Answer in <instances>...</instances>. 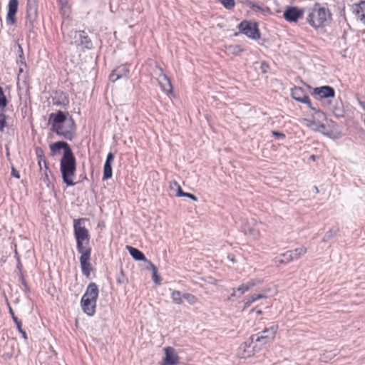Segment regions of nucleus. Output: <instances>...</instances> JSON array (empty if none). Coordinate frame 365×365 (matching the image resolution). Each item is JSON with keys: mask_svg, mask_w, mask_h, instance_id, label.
<instances>
[{"mask_svg": "<svg viewBox=\"0 0 365 365\" xmlns=\"http://www.w3.org/2000/svg\"><path fill=\"white\" fill-rule=\"evenodd\" d=\"M19 279H20L22 285L25 287V289L26 291L29 290L27 282H26V281L23 274H22V272L19 274Z\"/></svg>", "mask_w": 365, "mask_h": 365, "instance_id": "41", "label": "nucleus"}, {"mask_svg": "<svg viewBox=\"0 0 365 365\" xmlns=\"http://www.w3.org/2000/svg\"><path fill=\"white\" fill-rule=\"evenodd\" d=\"M227 259L232 262V263H235L236 262V259L235 258L233 257V256H231V255H228L227 256Z\"/></svg>", "mask_w": 365, "mask_h": 365, "instance_id": "51", "label": "nucleus"}, {"mask_svg": "<svg viewBox=\"0 0 365 365\" xmlns=\"http://www.w3.org/2000/svg\"><path fill=\"white\" fill-rule=\"evenodd\" d=\"M129 73V67L128 64H123L118 66L115 69H114L110 73L109 78L110 80L113 82L116 81L117 80L123 78L128 77Z\"/></svg>", "mask_w": 365, "mask_h": 365, "instance_id": "16", "label": "nucleus"}, {"mask_svg": "<svg viewBox=\"0 0 365 365\" xmlns=\"http://www.w3.org/2000/svg\"><path fill=\"white\" fill-rule=\"evenodd\" d=\"M304 124L312 130L317 132L324 133L325 125L320 122H318L315 118L304 119Z\"/></svg>", "mask_w": 365, "mask_h": 365, "instance_id": "20", "label": "nucleus"}, {"mask_svg": "<svg viewBox=\"0 0 365 365\" xmlns=\"http://www.w3.org/2000/svg\"><path fill=\"white\" fill-rule=\"evenodd\" d=\"M87 220L80 218L74 220L73 230L74 236L76 240V249L81 254L79 261L82 273L87 278L90 277L92 267L91 264V247L90 246L91 236L88 229L82 224Z\"/></svg>", "mask_w": 365, "mask_h": 365, "instance_id": "1", "label": "nucleus"}, {"mask_svg": "<svg viewBox=\"0 0 365 365\" xmlns=\"http://www.w3.org/2000/svg\"><path fill=\"white\" fill-rule=\"evenodd\" d=\"M9 313L14 322V323L16 324V327L17 329H20V327H22V323L20 320H19V319L15 316V314L13 311V309H11V307L9 306Z\"/></svg>", "mask_w": 365, "mask_h": 365, "instance_id": "36", "label": "nucleus"}, {"mask_svg": "<svg viewBox=\"0 0 365 365\" xmlns=\"http://www.w3.org/2000/svg\"><path fill=\"white\" fill-rule=\"evenodd\" d=\"M307 20L314 28L324 27L331 20V14L325 8H314L308 15Z\"/></svg>", "mask_w": 365, "mask_h": 365, "instance_id": "5", "label": "nucleus"}, {"mask_svg": "<svg viewBox=\"0 0 365 365\" xmlns=\"http://www.w3.org/2000/svg\"><path fill=\"white\" fill-rule=\"evenodd\" d=\"M19 0H9L8 4V12L6 16V23L9 25H14L16 22V14L18 11Z\"/></svg>", "mask_w": 365, "mask_h": 365, "instance_id": "14", "label": "nucleus"}, {"mask_svg": "<svg viewBox=\"0 0 365 365\" xmlns=\"http://www.w3.org/2000/svg\"><path fill=\"white\" fill-rule=\"evenodd\" d=\"M48 124L52 132L68 140H72L76 134V125L68 112L58 110L48 116Z\"/></svg>", "mask_w": 365, "mask_h": 365, "instance_id": "2", "label": "nucleus"}, {"mask_svg": "<svg viewBox=\"0 0 365 365\" xmlns=\"http://www.w3.org/2000/svg\"><path fill=\"white\" fill-rule=\"evenodd\" d=\"M272 135L277 138H285V135L279 131H272Z\"/></svg>", "mask_w": 365, "mask_h": 365, "instance_id": "46", "label": "nucleus"}, {"mask_svg": "<svg viewBox=\"0 0 365 365\" xmlns=\"http://www.w3.org/2000/svg\"><path fill=\"white\" fill-rule=\"evenodd\" d=\"M60 171L63 182L67 186H73V178L76 171V160L73 151L68 154L63 155L60 160Z\"/></svg>", "mask_w": 365, "mask_h": 365, "instance_id": "3", "label": "nucleus"}, {"mask_svg": "<svg viewBox=\"0 0 365 365\" xmlns=\"http://www.w3.org/2000/svg\"><path fill=\"white\" fill-rule=\"evenodd\" d=\"M8 100L4 94L3 88L0 86V112H4L8 105Z\"/></svg>", "mask_w": 365, "mask_h": 365, "instance_id": "28", "label": "nucleus"}, {"mask_svg": "<svg viewBox=\"0 0 365 365\" xmlns=\"http://www.w3.org/2000/svg\"><path fill=\"white\" fill-rule=\"evenodd\" d=\"M314 95L318 96L319 98H334L335 96L334 89L329 86L317 87L314 89Z\"/></svg>", "mask_w": 365, "mask_h": 365, "instance_id": "18", "label": "nucleus"}, {"mask_svg": "<svg viewBox=\"0 0 365 365\" xmlns=\"http://www.w3.org/2000/svg\"><path fill=\"white\" fill-rule=\"evenodd\" d=\"M311 158H312V159H314V158H315V157H314V155H312V156H311Z\"/></svg>", "mask_w": 365, "mask_h": 365, "instance_id": "60", "label": "nucleus"}, {"mask_svg": "<svg viewBox=\"0 0 365 365\" xmlns=\"http://www.w3.org/2000/svg\"><path fill=\"white\" fill-rule=\"evenodd\" d=\"M171 298L175 304H181L182 303V294L178 290L173 291L171 293Z\"/></svg>", "mask_w": 365, "mask_h": 365, "instance_id": "30", "label": "nucleus"}, {"mask_svg": "<svg viewBox=\"0 0 365 365\" xmlns=\"http://www.w3.org/2000/svg\"><path fill=\"white\" fill-rule=\"evenodd\" d=\"M339 231V229L338 227L336 228H331L329 231H327L324 236L323 237L322 241L324 242H326L331 240L334 236H335L338 232Z\"/></svg>", "mask_w": 365, "mask_h": 365, "instance_id": "31", "label": "nucleus"}, {"mask_svg": "<svg viewBox=\"0 0 365 365\" xmlns=\"http://www.w3.org/2000/svg\"><path fill=\"white\" fill-rule=\"evenodd\" d=\"M346 31H344L341 36L338 38L337 44L339 47L344 48L346 46L347 41H346Z\"/></svg>", "mask_w": 365, "mask_h": 365, "instance_id": "34", "label": "nucleus"}, {"mask_svg": "<svg viewBox=\"0 0 365 365\" xmlns=\"http://www.w3.org/2000/svg\"><path fill=\"white\" fill-rule=\"evenodd\" d=\"M52 103L55 106L65 108L69 103L68 96L63 91H56L52 96Z\"/></svg>", "mask_w": 365, "mask_h": 365, "instance_id": "15", "label": "nucleus"}, {"mask_svg": "<svg viewBox=\"0 0 365 365\" xmlns=\"http://www.w3.org/2000/svg\"><path fill=\"white\" fill-rule=\"evenodd\" d=\"M147 269H151L153 272V280L156 284H160L162 279L160 275L158 274V269L156 266L151 262H148V267Z\"/></svg>", "mask_w": 365, "mask_h": 365, "instance_id": "26", "label": "nucleus"}, {"mask_svg": "<svg viewBox=\"0 0 365 365\" xmlns=\"http://www.w3.org/2000/svg\"><path fill=\"white\" fill-rule=\"evenodd\" d=\"M263 224L261 222H257L252 220L251 222L243 225L242 229L246 235H250L254 239H257L260 236L261 227Z\"/></svg>", "mask_w": 365, "mask_h": 365, "instance_id": "9", "label": "nucleus"}, {"mask_svg": "<svg viewBox=\"0 0 365 365\" xmlns=\"http://www.w3.org/2000/svg\"><path fill=\"white\" fill-rule=\"evenodd\" d=\"M304 10L296 6H287L284 11L283 16L289 22H297L302 18Z\"/></svg>", "mask_w": 365, "mask_h": 365, "instance_id": "10", "label": "nucleus"}, {"mask_svg": "<svg viewBox=\"0 0 365 365\" xmlns=\"http://www.w3.org/2000/svg\"><path fill=\"white\" fill-rule=\"evenodd\" d=\"M263 294H254L245 300V308L249 307L256 300L266 298Z\"/></svg>", "mask_w": 365, "mask_h": 365, "instance_id": "27", "label": "nucleus"}, {"mask_svg": "<svg viewBox=\"0 0 365 365\" xmlns=\"http://www.w3.org/2000/svg\"><path fill=\"white\" fill-rule=\"evenodd\" d=\"M113 171H112V164L106 163L103 166V180H108L112 177Z\"/></svg>", "mask_w": 365, "mask_h": 365, "instance_id": "29", "label": "nucleus"}, {"mask_svg": "<svg viewBox=\"0 0 365 365\" xmlns=\"http://www.w3.org/2000/svg\"><path fill=\"white\" fill-rule=\"evenodd\" d=\"M354 12L356 17L365 24V1L356 5Z\"/></svg>", "mask_w": 365, "mask_h": 365, "instance_id": "24", "label": "nucleus"}, {"mask_svg": "<svg viewBox=\"0 0 365 365\" xmlns=\"http://www.w3.org/2000/svg\"><path fill=\"white\" fill-rule=\"evenodd\" d=\"M182 197H188L194 201L197 200V197L195 195L189 192H185Z\"/></svg>", "mask_w": 365, "mask_h": 365, "instance_id": "45", "label": "nucleus"}, {"mask_svg": "<svg viewBox=\"0 0 365 365\" xmlns=\"http://www.w3.org/2000/svg\"><path fill=\"white\" fill-rule=\"evenodd\" d=\"M302 103L306 104L307 106V107L309 108H310L312 110H313L314 112L317 108V107H314V106H312V103L310 101V99H309L308 96L304 98V100Z\"/></svg>", "mask_w": 365, "mask_h": 365, "instance_id": "39", "label": "nucleus"}, {"mask_svg": "<svg viewBox=\"0 0 365 365\" xmlns=\"http://www.w3.org/2000/svg\"><path fill=\"white\" fill-rule=\"evenodd\" d=\"M118 282L119 284H122L123 282L121 280V279H118Z\"/></svg>", "mask_w": 365, "mask_h": 365, "instance_id": "57", "label": "nucleus"}, {"mask_svg": "<svg viewBox=\"0 0 365 365\" xmlns=\"http://www.w3.org/2000/svg\"><path fill=\"white\" fill-rule=\"evenodd\" d=\"M11 175L17 179L20 178L19 173L16 170V168L14 166L11 167Z\"/></svg>", "mask_w": 365, "mask_h": 365, "instance_id": "44", "label": "nucleus"}, {"mask_svg": "<svg viewBox=\"0 0 365 365\" xmlns=\"http://www.w3.org/2000/svg\"><path fill=\"white\" fill-rule=\"evenodd\" d=\"M6 126V115L4 112H0V131H2Z\"/></svg>", "mask_w": 365, "mask_h": 365, "instance_id": "37", "label": "nucleus"}, {"mask_svg": "<svg viewBox=\"0 0 365 365\" xmlns=\"http://www.w3.org/2000/svg\"><path fill=\"white\" fill-rule=\"evenodd\" d=\"M51 150V155L55 156L60 153L61 150H63V154H68L72 152V150L70 145L66 142L63 140L57 141L49 145Z\"/></svg>", "mask_w": 365, "mask_h": 365, "instance_id": "12", "label": "nucleus"}, {"mask_svg": "<svg viewBox=\"0 0 365 365\" xmlns=\"http://www.w3.org/2000/svg\"><path fill=\"white\" fill-rule=\"evenodd\" d=\"M280 257H281L279 256V257H277V258H275V262H276L277 263H279V264H287V263L285 262V259H284V258L282 259V258H280Z\"/></svg>", "mask_w": 365, "mask_h": 365, "instance_id": "47", "label": "nucleus"}, {"mask_svg": "<svg viewBox=\"0 0 365 365\" xmlns=\"http://www.w3.org/2000/svg\"><path fill=\"white\" fill-rule=\"evenodd\" d=\"M261 67H262L263 73H265L267 71L266 68H268V65L266 63L262 62Z\"/></svg>", "mask_w": 365, "mask_h": 365, "instance_id": "49", "label": "nucleus"}, {"mask_svg": "<svg viewBox=\"0 0 365 365\" xmlns=\"http://www.w3.org/2000/svg\"><path fill=\"white\" fill-rule=\"evenodd\" d=\"M71 44L76 46H82L86 48L92 47V42L84 31L71 30L68 34Z\"/></svg>", "mask_w": 365, "mask_h": 365, "instance_id": "6", "label": "nucleus"}, {"mask_svg": "<svg viewBox=\"0 0 365 365\" xmlns=\"http://www.w3.org/2000/svg\"><path fill=\"white\" fill-rule=\"evenodd\" d=\"M302 103L306 104L307 106V107L309 108H310L312 110H313L314 112L317 108V107H314V106H312V103L310 101V99H309L308 96L304 98V100Z\"/></svg>", "mask_w": 365, "mask_h": 365, "instance_id": "38", "label": "nucleus"}, {"mask_svg": "<svg viewBox=\"0 0 365 365\" xmlns=\"http://www.w3.org/2000/svg\"><path fill=\"white\" fill-rule=\"evenodd\" d=\"M35 152H36V157H37V158L38 160V166L40 168V170L42 169V167H41V163L42 162L44 164L46 170H48V165H47V163H46V158H45L44 152H43V149L41 148H40V147H37L35 149Z\"/></svg>", "mask_w": 365, "mask_h": 365, "instance_id": "25", "label": "nucleus"}, {"mask_svg": "<svg viewBox=\"0 0 365 365\" xmlns=\"http://www.w3.org/2000/svg\"><path fill=\"white\" fill-rule=\"evenodd\" d=\"M27 21L30 26H34V23L36 21L38 16L37 3L36 0H28L27 1Z\"/></svg>", "mask_w": 365, "mask_h": 365, "instance_id": "13", "label": "nucleus"}, {"mask_svg": "<svg viewBox=\"0 0 365 365\" xmlns=\"http://www.w3.org/2000/svg\"><path fill=\"white\" fill-rule=\"evenodd\" d=\"M252 311V312H256V313L257 314H261L262 313V310H260V309L256 310L255 309H253Z\"/></svg>", "mask_w": 365, "mask_h": 365, "instance_id": "55", "label": "nucleus"}, {"mask_svg": "<svg viewBox=\"0 0 365 365\" xmlns=\"http://www.w3.org/2000/svg\"><path fill=\"white\" fill-rule=\"evenodd\" d=\"M306 252L307 248L304 247H301L292 250L287 251L286 252L280 255V257H282L285 259L286 263H289L293 260L299 259L302 256L305 255Z\"/></svg>", "mask_w": 365, "mask_h": 365, "instance_id": "11", "label": "nucleus"}, {"mask_svg": "<svg viewBox=\"0 0 365 365\" xmlns=\"http://www.w3.org/2000/svg\"><path fill=\"white\" fill-rule=\"evenodd\" d=\"M259 283H261V281L259 279H251L246 283L242 284L237 288V291L240 292V294L237 297H240L244 293L249 291L252 287H254L255 286Z\"/></svg>", "mask_w": 365, "mask_h": 365, "instance_id": "21", "label": "nucleus"}, {"mask_svg": "<svg viewBox=\"0 0 365 365\" xmlns=\"http://www.w3.org/2000/svg\"><path fill=\"white\" fill-rule=\"evenodd\" d=\"M19 49L21 50V51L22 52V48L21 47V46H20V45H19Z\"/></svg>", "mask_w": 365, "mask_h": 365, "instance_id": "59", "label": "nucleus"}, {"mask_svg": "<svg viewBox=\"0 0 365 365\" xmlns=\"http://www.w3.org/2000/svg\"><path fill=\"white\" fill-rule=\"evenodd\" d=\"M242 51V50L238 46H236L234 48L233 52L237 53V52H241Z\"/></svg>", "mask_w": 365, "mask_h": 365, "instance_id": "52", "label": "nucleus"}, {"mask_svg": "<svg viewBox=\"0 0 365 365\" xmlns=\"http://www.w3.org/2000/svg\"><path fill=\"white\" fill-rule=\"evenodd\" d=\"M127 249L132 256L133 259L138 261H144L148 264V262H150L145 257L144 254L138 250L137 248L133 247L131 246H127Z\"/></svg>", "mask_w": 365, "mask_h": 365, "instance_id": "23", "label": "nucleus"}, {"mask_svg": "<svg viewBox=\"0 0 365 365\" xmlns=\"http://www.w3.org/2000/svg\"><path fill=\"white\" fill-rule=\"evenodd\" d=\"M175 181H173L170 184V187L171 190H176V186L174 185Z\"/></svg>", "mask_w": 365, "mask_h": 365, "instance_id": "53", "label": "nucleus"}, {"mask_svg": "<svg viewBox=\"0 0 365 365\" xmlns=\"http://www.w3.org/2000/svg\"><path fill=\"white\" fill-rule=\"evenodd\" d=\"M292 97L297 101L302 103L307 96L304 90L301 87L294 86L291 90Z\"/></svg>", "mask_w": 365, "mask_h": 365, "instance_id": "22", "label": "nucleus"}, {"mask_svg": "<svg viewBox=\"0 0 365 365\" xmlns=\"http://www.w3.org/2000/svg\"><path fill=\"white\" fill-rule=\"evenodd\" d=\"M252 8H253V9H257V10L263 11V9H262V7H260L259 6H258V5H255V4H254V5L252 6Z\"/></svg>", "mask_w": 365, "mask_h": 365, "instance_id": "54", "label": "nucleus"}, {"mask_svg": "<svg viewBox=\"0 0 365 365\" xmlns=\"http://www.w3.org/2000/svg\"><path fill=\"white\" fill-rule=\"evenodd\" d=\"M165 354L163 365H175L179 363L180 357L173 347H166L165 349Z\"/></svg>", "mask_w": 365, "mask_h": 365, "instance_id": "17", "label": "nucleus"}, {"mask_svg": "<svg viewBox=\"0 0 365 365\" xmlns=\"http://www.w3.org/2000/svg\"><path fill=\"white\" fill-rule=\"evenodd\" d=\"M17 269L19 270V273L22 272H21V264L20 262L18 263Z\"/></svg>", "mask_w": 365, "mask_h": 365, "instance_id": "56", "label": "nucleus"}, {"mask_svg": "<svg viewBox=\"0 0 365 365\" xmlns=\"http://www.w3.org/2000/svg\"><path fill=\"white\" fill-rule=\"evenodd\" d=\"M314 190H316V191H317V192H319L318 188H317V187H314Z\"/></svg>", "mask_w": 365, "mask_h": 365, "instance_id": "58", "label": "nucleus"}, {"mask_svg": "<svg viewBox=\"0 0 365 365\" xmlns=\"http://www.w3.org/2000/svg\"><path fill=\"white\" fill-rule=\"evenodd\" d=\"M174 185L176 186V196L182 197L185 192L182 191L180 185L177 182H175Z\"/></svg>", "mask_w": 365, "mask_h": 365, "instance_id": "40", "label": "nucleus"}, {"mask_svg": "<svg viewBox=\"0 0 365 365\" xmlns=\"http://www.w3.org/2000/svg\"><path fill=\"white\" fill-rule=\"evenodd\" d=\"M227 9H232L235 5V0H218Z\"/></svg>", "mask_w": 365, "mask_h": 365, "instance_id": "35", "label": "nucleus"}, {"mask_svg": "<svg viewBox=\"0 0 365 365\" xmlns=\"http://www.w3.org/2000/svg\"><path fill=\"white\" fill-rule=\"evenodd\" d=\"M18 330L22 334V336L24 337V339H27V334H26V331L22 329V327H20V329H18Z\"/></svg>", "mask_w": 365, "mask_h": 365, "instance_id": "48", "label": "nucleus"}, {"mask_svg": "<svg viewBox=\"0 0 365 365\" xmlns=\"http://www.w3.org/2000/svg\"><path fill=\"white\" fill-rule=\"evenodd\" d=\"M330 109H331L334 112V113L335 114V115L338 116V117H341V116H343V110L340 109V108H330Z\"/></svg>", "mask_w": 365, "mask_h": 365, "instance_id": "43", "label": "nucleus"}, {"mask_svg": "<svg viewBox=\"0 0 365 365\" xmlns=\"http://www.w3.org/2000/svg\"><path fill=\"white\" fill-rule=\"evenodd\" d=\"M159 75H158V82L162 88V89L165 92H170L173 89V86L170 82V80L168 77L163 73L162 68H159Z\"/></svg>", "mask_w": 365, "mask_h": 365, "instance_id": "19", "label": "nucleus"}, {"mask_svg": "<svg viewBox=\"0 0 365 365\" xmlns=\"http://www.w3.org/2000/svg\"><path fill=\"white\" fill-rule=\"evenodd\" d=\"M277 326H272L268 329L251 336V343H259L261 345H264L272 341L276 334Z\"/></svg>", "mask_w": 365, "mask_h": 365, "instance_id": "7", "label": "nucleus"}, {"mask_svg": "<svg viewBox=\"0 0 365 365\" xmlns=\"http://www.w3.org/2000/svg\"><path fill=\"white\" fill-rule=\"evenodd\" d=\"M312 118H315L317 121L322 123V121L326 119V115L317 108L314 111V115H313Z\"/></svg>", "mask_w": 365, "mask_h": 365, "instance_id": "32", "label": "nucleus"}, {"mask_svg": "<svg viewBox=\"0 0 365 365\" xmlns=\"http://www.w3.org/2000/svg\"><path fill=\"white\" fill-rule=\"evenodd\" d=\"M240 33L252 39H258L260 37L258 26L256 22L242 21L237 26Z\"/></svg>", "mask_w": 365, "mask_h": 365, "instance_id": "8", "label": "nucleus"}, {"mask_svg": "<svg viewBox=\"0 0 365 365\" xmlns=\"http://www.w3.org/2000/svg\"><path fill=\"white\" fill-rule=\"evenodd\" d=\"M98 292L97 284L95 282H91L81 298V304L82 309L88 316H93L96 312Z\"/></svg>", "mask_w": 365, "mask_h": 365, "instance_id": "4", "label": "nucleus"}, {"mask_svg": "<svg viewBox=\"0 0 365 365\" xmlns=\"http://www.w3.org/2000/svg\"><path fill=\"white\" fill-rule=\"evenodd\" d=\"M182 298L192 305L197 302V298L195 295L190 293L182 294Z\"/></svg>", "mask_w": 365, "mask_h": 365, "instance_id": "33", "label": "nucleus"}, {"mask_svg": "<svg viewBox=\"0 0 365 365\" xmlns=\"http://www.w3.org/2000/svg\"><path fill=\"white\" fill-rule=\"evenodd\" d=\"M114 154L113 153H108V154L107 155V157H106V163H109V164H112L113 160H114Z\"/></svg>", "mask_w": 365, "mask_h": 365, "instance_id": "42", "label": "nucleus"}, {"mask_svg": "<svg viewBox=\"0 0 365 365\" xmlns=\"http://www.w3.org/2000/svg\"><path fill=\"white\" fill-rule=\"evenodd\" d=\"M237 292V289H233V292H232V293L231 294V295L229 297L228 299H229V300H232V297H236V296H237V294H236V292Z\"/></svg>", "mask_w": 365, "mask_h": 365, "instance_id": "50", "label": "nucleus"}]
</instances>
